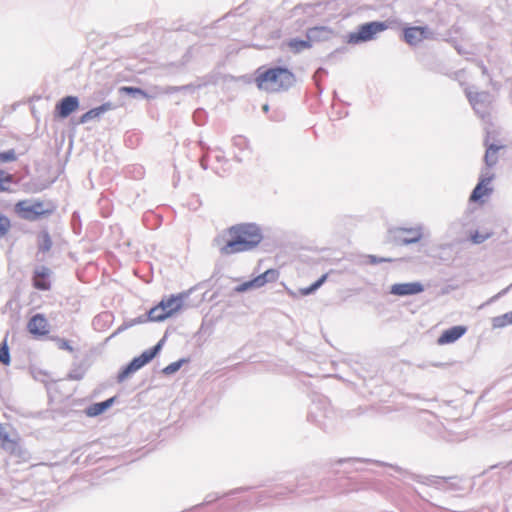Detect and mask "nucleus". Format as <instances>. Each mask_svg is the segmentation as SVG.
Wrapping results in <instances>:
<instances>
[{"mask_svg": "<svg viewBox=\"0 0 512 512\" xmlns=\"http://www.w3.org/2000/svg\"><path fill=\"white\" fill-rule=\"evenodd\" d=\"M263 234L259 226L252 223H240L223 231L216 239V245L222 255L229 256L251 251L262 241Z\"/></svg>", "mask_w": 512, "mask_h": 512, "instance_id": "1", "label": "nucleus"}, {"mask_svg": "<svg viewBox=\"0 0 512 512\" xmlns=\"http://www.w3.org/2000/svg\"><path fill=\"white\" fill-rule=\"evenodd\" d=\"M254 82L266 93H280L290 89L296 82L295 74L287 67H260L256 70Z\"/></svg>", "mask_w": 512, "mask_h": 512, "instance_id": "2", "label": "nucleus"}, {"mask_svg": "<svg viewBox=\"0 0 512 512\" xmlns=\"http://www.w3.org/2000/svg\"><path fill=\"white\" fill-rule=\"evenodd\" d=\"M184 305V295H170L163 298L156 306L152 307L148 312L150 321L161 322L172 317L182 310Z\"/></svg>", "mask_w": 512, "mask_h": 512, "instance_id": "3", "label": "nucleus"}, {"mask_svg": "<svg viewBox=\"0 0 512 512\" xmlns=\"http://www.w3.org/2000/svg\"><path fill=\"white\" fill-rule=\"evenodd\" d=\"M53 205L41 200H21L15 204V212L23 219L35 221L53 212Z\"/></svg>", "mask_w": 512, "mask_h": 512, "instance_id": "4", "label": "nucleus"}, {"mask_svg": "<svg viewBox=\"0 0 512 512\" xmlns=\"http://www.w3.org/2000/svg\"><path fill=\"white\" fill-rule=\"evenodd\" d=\"M388 28L385 22H369L359 26L356 32L348 35L349 44H358L361 42L370 41L377 33H380Z\"/></svg>", "mask_w": 512, "mask_h": 512, "instance_id": "5", "label": "nucleus"}, {"mask_svg": "<svg viewBox=\"0 0 512 512\" xmlns=\"http://www.w3.org/2000/svg\"><path fill=\"white\" fill-rule=\"evenodd\" d=\"M163 341L158 342L154 347L145 350L141 355L135 357L119 374V380H124L129 374L136 372L149 363L161 350Z\"/></svg>", "mask_w": 512, "mask_h": 512, "instance_id": "6", "label": "nucleus"}, {"mask_svg": "<svg viewBox=\"0 0 512 512\" xmlns=\"http://www.w3.org/2000/svg\"><path fill=\"white\" fill-rule=\"evenodd\" d=\"M28 332L36 338L47 336L51 331V325L42 313L33 315L27 322Z\"/></svg>", "mask_w": 512, "mask_h": 512, "instance_id": "7", "label": "nucleus"}, {"mask_svg": "<svg viewBox=\"0 0 512 512\" xmlns=\"http://www.w3.org/2000/svg\"><path fill=\"white\" fill-rule=\"evenodd\" d=\"M494 179V174L490 170L483 172L479 178V182L470 195L471 202L481 201L484 197H487L492 192L490 186L491 181Z\"/></svg>", "mask_w": 512, "mask_h": 512, "instance_id": "8", "label": "nucleus"}, {"mask_svg": "<svg viewBox=\"0 0 512 512\" xmlns=\"http://www.w3.org/2000/svg\"><path fill=\"white\" fill-rule=\"evenodd\" d=\"M79 108V99L76 96L62 98L54 108V117L59 119L67 118Z\"/></svg>", "mask_w": 512, "mask_h": 512, "instance_id": "9", "label": "nucleus"}, {"mask_svg": "<svg viewBox=\"0 0 512 512\" xmlns=\"http://www.w3.org/2000/svg\"><path fill=\"white\" fill-rule=\"evenodd\" d=\"M466 96L473 109L480 114L481 117H484L488 113V108L491 104L488 93L467 91Z\"/></svg>", "mask_w": 512, "mask_h": 512, "instance_id": "10", "label": "nucleus"}, {"mask_svg": "<svg viewBox=\"0 0 512 512\" xmlns=\"http://www.w3.org/2000/svg\"><path fill=\"white\" fill-rule=\"evenodd\" d=\"M423 291L424 286L420 282L397 283L390 287V293L396 296L415 295Z\"/></svg>", "mask_w": 512, "mask_h": 512, "instance_id": "11", "label": "nucleus"}, {"mask_svg": "<svg viewBox=\"0 0 512 512\" xmlns=\"http://www.w3.org/2000/svg\"><path fill=\"white\" fill-rule=\"evenodd\" d=\"M468 328L464 325L453 326L444 330L437 339L438 345H447L456 342L466 334Z\"/></svg>", "mask_w": 512, "mask_h": 512, "instance_id": "12", "label": "nucleus"}, {"mask_svg": "<svg viewBox=\"0 0 512 512\" xmlns=\"http://www.w3.org/2000/svg\"><path fill=\"white\" fill-rule=\"evenodd\" d=\"M403 37L407 44L415 46L427 37V30L424 27H408L403 31Z\"/></svg>", "mask_w": 512, "mask_h": 512, "instance_id": "13", "label": "nucleus"}, {"mask_svg": "<svg viewBox=\"0 0 512 512\" xmlns=\"http://www.w3.org/2000/svg\"><path fill=\"white\" fill-rule=\"evenodd\" d=\"M395 238L402 244L418 242L422 238L421 228H400Z\"/></svg>", "mask_w": 512, "mask_h": 512, "instance_id": "14", "label": "nucleus"}, {"mask_svg": "<svg viewBox=\"0 0 512 512\" xmlns=\"http://www.w3.org/2000/svg\"><path fill=\"white\" fill-rule=\"evenodd\" d=\"M50 270L47 267H41L35 270L33 276V286L38 290H49L51 287Z\"/></svg>", "mask_w": 512, "mask_h": 512, "instance_id": "15", "label": "nucleus"}, {"mask_svg": "<svg viewBox=\"0 0 512 512\" xmlns=\"http://www.w3.org/2000/svg\"><path fill=\"white\" fill-rule=\"evenodd\" d=\"M332 33L331 29L324 26H316L307 30L306 36L310 44L313 42L324 41Z\"/></svg>", "mask_w": 512, "mask_h": 512, "instance_id": "16", "label": "nucleus"}, {"mask_svg": "<svg viewBox=\"0 0 512 512\" xmlns=\"http://www.w3.org/2000/svg\"><path fill=\"white\" fill-rule=\"evenodd\" d=\"M111 109H112L111 103H104L101 106L90 109L89 111L84 113L80 117L79 122L82 124L87 123L88 121H90L92 119L99 118L103 113H105L106 111H109Z\"/></svg>", "mask_w": 512, "mask_h": 512, "instance_id": "17", "label": "nucleus"}, {"mask_svg": "<svg viewBox=\"0 0 512 512\" xmlns=\"http://www.w3.org/2000/svg\"><path fill=\"white\" fill-rule=\"evenodd\" d=\"M114 398H110L106 401L94 403L86 409V415L89 417H95L105 412L113 403Z\"/></svg>", "mask_w": 512, "mask_h": 512, "instance_id": "18", "label": "nucleus"}, {"mask_svg": "<svg viewBox=\"0 0 512 512\" xmlns=\"http://www.w3.org/2000/svg\"><path fill=\"white\" fill-rule=\"evenodd\" d=\"M286 45L290 49V51L295 54L311 48V44H310V41H308V39H306V40H301V39H297V38L290 39L286 43Z\"/></svg>", "mask_w": 512, "mask_h": 512, "instance_id": "19", "label": "nucleus"}, {"mask_svg": "<svg viewBox=\"0 0 512 512\" xmlns=\"http://www.w3.org/2000/svg\"><path fill=\"white\" fill-rule=\"evenodd\" d=\"M491 323L494 329H501L512 325V310L505 314L493 317Z\"/></svg>", "mask_w": 512, "mask_h": 512, "instance_id": "20", "label": "nucleus"}, {"mask_svg": "<svg viewBox=\"0 0 512 512\" xmlns=\"http://www.w3.org/2000/svg\"><path fill=\"white\" fill-rule=\"evenodd\" d=\"M498 151L499 147L491 145L485 153V163L488 166V168L494 166L498 161Z\"/></svg>", "mask_w": 512, "mask_h": 512, "instance_id": "21", "label": "nucleus"}, {"mask_svg": "<svg viewBox=\"0 0 512 512\" xmlns=\"http://www.w3.org/2000/svg\"><path fill=\"white\" fill-rule=\"evenodd\" d=\"M14 182V176L0 169V192L9 191L10 185Z\"/></svg>", "mask_w": 512, "mask_h": 512, "instance_id": "22", "label": "nucleus"}, {"mask_svg": "<svg viewBox=\"0 0 512 512\" xmlns=\"http://www.w3.org/2000/svg\"><path fill=\"white\" fill-rule=\"evenodd\" d=\"M39 250L48 252L52 247V240L48 232L44 231L39 236Z\"/></svg>", "mask_w": 512, "mask_h": 512, "instance_id": "23", "label": "nucleus"}, {"mask_svg": "<svg viewBox=\"0 0 512 512\" xmlns=\"http://www.w3.org/2000/svg\"><path fill=\"white\" fill-rule=\"evenodd\" d=\"M328 278V274H324L319 278L315 283H313L311 286L307 288H303L300 290L301 295L306 296L311 293H313L315 290H317Z\"/></svg>", "mask_w": 512, "mask_h": 512, "instance_id": "24", "label": "nucleus"}, {"mask_svg": "<svg viewBox=\"0 0 512 512\" xmlns=\"http://www.w3.org/2000/svg\"><path fill=\"white\" fill-rule=\"evenodd\" d=\"M0 445L2 448H7L9 445H16V441L10 438L2 424H0Z\"/></svg>", "mask_w": 512, "mask_h": 512, "instance_id": "25", "label": "nucleus"}, {"mask_svg": "<svg viewBox=\"0 0 512 512\" xmlns=\"http://www.w3.org/2000/svg\"><path fill=\"white\" fill-rule=\"evenodd\" d=\"M0 362L4 365L10 363V354L7 341L4 340L0 345Z\"/></svg>", "mask_w": 512, "mask_h": 512, "instance_id": "26", "label": "nucleus"}, {"mask_svg": "<svg viewBox=\"0 0 512 512\" xmlns=\"http://www.w3.org/2000/svg\"><path fill=\"white\" fill-rule=\"evenodd\" d=\"M51 339L56 343V345L59 349L66 350L70 353L74 352V348L70 344V341H68L67 339L60 338V337H53Z\"/></svg>", "mask_w": 512, "mask_h": 512, "instance_id": "27", "label": "nucleus"}, {"mask_svg": "<svg viewBox=\"0 0 512 512\" xmlns=\"http://www.w3.org/2000/svg\"><path fill=\"white\" fill-rule=\"evenodd\" d=\"M17 160V155L13 149L1 152L0 151V163L13 162Z\"/></svg>", "mask_w": 512, "mask_h": 512, "instance_id": "28", "label": "nucleus"}, {"mask_svg": "<svg viewBox=\"0 0 512 512\" xmlns=\"http://www.w3.org/2000/svg\"><path fill=\"white\" fill-rule=\"evenodd\" d=\"M10 227V220L6 216L0 214V237L5 236L8 233Z\"/></svg>", "mask_w": 512, "mask_h": 512, "instance_id": "29", "label": "nucleus"}, {"mask_svg": "<svg viewBox=\"0 0 512 512\" xmlns=\"http://www.w3.org/2000/svg\"><path fill=\"white\" fill-rule=\"evenodd\" d=\"M120 92L127 93V94H133V95L138 94L145 98L148 97V95L145 91H143L140 88H136V87L123 86L120 88Z\"/></svg>", "mask_w": 512, "mask_h": 512, "instance_id": "30", "label": "nucleus"}, {"mask_svg": "<svg viewBox=\"0 0 512 512\" xmlns=\"http://www.w3.org/2000/svg\"><path fill=\"white\" fill-rule=\"evenodd\" d=\"M185 362V360H179V361H176V362H173V363H170L169 365H167L164 369H163V372L167 375H170V374H173L175 372H177L180 367L182 366V364Z\"/></svg>", "mask_w": 512, "mask_h": 512, "instance_id": "31", "label": "nucleus"}, {"mask_svg": "<svg viewBox=\"0 0 512 512\" xmlns=\"http://www.w3.org/2000/svg\"><path fill=\"white\" fill-rule=\"evenodd\" d=\"M263 274V277L266 280V283L268 282H274L279 277V272L276 269H268Z\"/></svg>", "mask_w": 512, "mask_h": 512, "instance_id": "32", "label": "nucleus"}, {"mask_svg": "<svg viewBox=\"0 0 512 512\" xmlns=\"http://www.w3.org/2000/svg\"><path fill=\"white\" fill-rule=\"evenodd\" d=\"M250 284H252L254 288H260L266 284V280L263 277V274H260L254 279L250 280Z\"/></svg>", "mask_w": 512, "mask_h": 512, "instance_id": "33", "label": "nucleus"}, {"mask_svg": "<svg viewBox=\"0 0 512 512\" xmlns=\"http://www.w3.org/2000/svg\"><path fill=\"white\" fill-rule=\"evenodd\" d=\"M391 261H392V259H390V258H378V257H376L374 255H370L369 256V262L371 264H378V263H381V262H391Z\"/></svg>", "mask_w": 512, "mask_h": 512, "instance_id": "34", "label": "nucleus"}, {"mask_svg": "<svg viewBox=\"0 0 512 512\" xmlns=\"http://www.w3.org/2000/svg\"><path fill=\"white\" fill-rule=\"evenodd\" d=\"M488 237V235H480L478 233H475L471 236V239L474 243H481L483 242L486 238Z\"/></svg>", "mask_w": 512, "mask_h": 512, "instance_id": "35", "label": "nucleus"}, {"mask_svg": "<svg viewBox=\"0 0 512 512\" xmlns=\"http://www.w3.org/2000/svg\"><path fill=\"white\" fill-rule=\"evenodd\" d=\"M250 288H254L252 284H250V281H247L243 284H241L238 288H237V291H245V290H248Z\"/></svg>", "mask_w": 512, "mask_h": 512, "instance_id": "36", "label": "nucleus"}, {"mask_svg": "<svg viewBox=\"0 0 512 512\" xmlns=\"http://www.w3.org/2000/svg\"><path fill=\"white\" fill-rule=\"evenodd\" d=\"M263 110H264V111H268V105H264V106H263Z\"/></svg>", "mask_w": 512, "mask_h": 512, "instance_id": "37", "label": "nucleus"}]
</instances>
